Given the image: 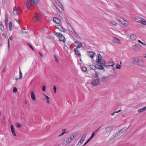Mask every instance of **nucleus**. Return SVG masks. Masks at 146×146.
I'll return each instance as SVG.
<instances>
[{
    "label": "nucleus",
    "mask_w": 146,
    "mask_h": 146,
    "mask_svg": "<svg viewBox=\"0 0 146 146\" xmlns=\"http://www.w3.org/2000/svg\"><path fill=\"white\" fill-rule=\"evenodd\" d=\"M129 61L132 64L142 67L144 66V62L142 57L141 56L131 58Z\"/></svg>",
    "instance_id": "1"
},
{
    "label": "nucleus",
    "mask_w": 146,
    "mask_h": 146,
    "mask_svg": "<svg viewBox=\"0 0 146 146\" xmlns=\"http://www.w3.org/2000/svg\"><path fill=\"white\" fill-rule=\"evenodd\" d=\"M33 3L36 5L38 3V0H31L27 1L25 3L26 7L28 9H32L33 7Z\"/></svg>",
    "instance_id": "2"
},
{
    "label": "nucleus",
    "mask_w": 146,
    "mask_h": 146,
    "mask_svg": "<svg viewBox=\"0 0 146 146\" xmlns=\"http://www.w3.org/2000/svg\"><path fill=\"white\" fill-rule=\"evenodd\" d=\"M100 83V80L98 77V74L96 73L95 76L92 79V84L94 86H97Z\"/></svg>",
    "instance_id": "3"
},
{
    "label": "nucleus",
    "mask_w": 146,
    "mask_h": 146,
    "mask_svg": "<svg viewBox=\"0 0 146 146\" xmlns=\"http://www.w3.org/2000/svg\"><path fill=\"white\" fill-rule=\"evenodd\" d=\"M55 35L58 37L60 40L65 42L66 41V40L64 36L62 34L60 33H55Z\"/></svg>",
    "instance_id": "4"
},
{
    "label": "nucleus",
    "mask_w": 146,
    "mask_h": 146,
    "mask_svg": "<svg viewBox=\"0 0 146 146\" xmlns=\"http://www.w3.org/2000/svg\"><path fill=\"white\" fill-rule=\"evenodd\" d=\"M136 22L141 23L144 25H146V21L143 19L139 17H136L135 18Z\"/></svg>",
    "instance_id": "5"
},
{
    "label": "nucleus",
    "mask_w": 146,
    "mask_h": 146,
    "mask_svg": "<svg viewBox=\"0 0 146 146\" xmlns=\"http://www.w3.org/2000/svg\"><path fill=\"white\" fill-rule=\"evenodd\" d=\"M21 12L20 9L16 7H15L13 9V13L15 15H19Z\"/></svg>",
    "instance_id": "6"
},
{
    "label": "nucleus",
    "mask_w": 146,
    "mask_h": 146,
    "mask_svg": "<svg viewBox=\"0 0 146 146\" xmlns=\"http://www.w3.org/2000/svg\"><path fill=\"white\" fill-rule=\"evenodd\" d=\"M76 135L75 134H72L70 136L68 137L66 140L67 143L68 144L71 142L76 137Z\"/></svg>",
    "instance_id": "7"
},
{
    "label": "nucleus",
    "mask_w": 146,
    "mask_h": 146,
    "mask_svg": "<svg viewBox=\"0 0 146 146\" xmlns=\"http://www.w3.org/2000/svg\"><path fill=\"white\" fill-rule=\"evenodd\" d=\"M87 135V134L86 133L83 134L82 137H81L80 140L78 143V145H80L83 142L86 137Z\"/></svg>",
    "instance_id": "8"
},
{
    "label": "nucleus",
    "mask_w": 146,
    "mask_h": 146,
    "mask_svg": "<svg viewBox=\"0 0 146 146\" xmlns=\"http://www.w3.org/2000/svg\"><path fill=\"white\" fill-rule=\"evenodd\" d=\"M141 45L140 44H136L135 45H133L132 46L133 49L135 51H138L140 49Z\"/></svg>",
    "instance_id": "9"
},
{
    "label": "nucleus",
    "mask_w": 146,
    "mask_h": 146,
    "mask_svg": "<svg viewBox=\"0 0 146 146\" xmlns=\"http://www.w3.org/2000/svg\"><path fill=\"white\" fill-rule=\"evenodd\" d=\"M74 44L75 47L78 48H81L82 46V43L78 41H74Z\"/></svg>",
    "instance_id": "10"
},
{
    "label": "nucleus",
    "mask_w": 146,
    "mask_h": 146,
    "mask_svg": "<svg viewBox=\"0 0 146 146\" xmlns=\"http://www.w3.org/2000/svg\"><path fill=\"white\" fill-rule=\"evenodd\" d=\"M41 18V15L39 14L36 13L35 14L34 20L36 21H40Z\"/></svg>",
    "instance_id": "11"
},
{
    "label": "nucleus",
    "mask_w": 146,
    "mask_h": 146,
    "mask_svg": "<svg viewBox=\"0 0 146 146\" xmlns=\"http://www.w3.org/2000/svg\"><path fill=\"white\" fill-rule=\"evenodd\" d=\"M87 54L88 56H89L93 58L95 54V53L93 51H88Z\"/></svg>",
    "instance_id": "12"
},
{
    "label": "nucleus",
    "mask_w": 146,
    "mask_h": 146,
    "mask_svg": "<svg viewBox=\"0 0 146 146\" xmlns=\"http://www.w3.org/2000/svg\"><path fill=\"white\" fill-rule=\"evenodd\" d=\"M98 58L97 59L98 60L97 61V62L98 64H102V60L101 59L102 58V56L100 54H99L98 55Z\"/></svg>",
    "instance_id": "13"
},
{
    "label": "nucleus",
    "mask_w": 146,
    "mask_h": 146,
    "mask_svg": "<svg viewBox=\"0 0 146 146\" xmlns=\"http://www.w3.org/2000/svg\"><path fill=\"white\" fill-rule=\"evenodd\" d=\"M54 21L56 23L60 24H61L60 20L56 17H54L53 18Z\"/></svg>",
    "instance_id": "14"
},
{
    "label": "nucleus",
    "mask_w": 146,
    "mask_h": 146,
    "mask_svg": "<svg viewBox=\"0 0 146 146\" xmlns=\"http://www.w3.org/2000/svg\"><path fill=\"white\" fill-rule=\"evenodd\" d=\"M11 131L13 135L14 136H16V134L15 132V129L13 126L12 125H11Z\"/></svg>",
    "instance_id": "15"
},
{
    "label": "nucleus",
    "mask_w": 146,
    "mask_h": 146,
    "mask_svg": "<svg viewBox=\"0 0 146 146\" xmlns=\"http://www.w3.org/2000/svg\"><path fill=\"white\" fill-rule=\"evenodd\" d=\"M113 130V127H108L106 128V133H109Z\"/></svg>",
    "instance_id": "16"
},
{
    "label": "nucleus",
    "mask_w": 146,
    "mask_h": 146,
    "mask_svg": "<svg viewBox=\"0 0 146 146\" xmlns=\"http://www.w3.org/2000/svg\"><path fill=\"white\" fill-rule=\"evenodd\" d=\"M112 41L118 44L120 43V40L117 38L115 37H113Z\"/></svg>",
    "instance_id": "17"
},
{
    "label": "nucleus",
    "mask_w": 146,
    "mask_h": 146,
    "mask_svg": "<svg viewBox=\"0 0 146 146\" xmlns=\"http://www.w3.org/2000/svg\"><path fill=\"white\" fill-rule=\"evenodd\" d=\"M119 132H117L116 133H115L113 135V136L110 139L111 140H113L115 139L114 138L115 137H116L118 136V135H119Z\"/></svg>",
    "instance_id": "18"
},
{
    "label": "nucleus",
    "mask_w": 146,
    "mask_h": 146,
    "mask_svg": "<svg viewBox=\"0 0 146 146\" xmlns=\"http://www.w3.org/2000/svg\"><path fill=\"white\" fill-rule=\"evenodd\" d=\"M31 96L32 99V100L33 101H35L36 100V97L35 96V95L34 94V92L33 91H32L31 94Z\"/></svg>",
    "instance_id": "19"
},
{
    "label": "nucleus",
    "mask_w": 146,
    "mask_h": 146,
    "mask_svg": "<svg viewBox=\"0 0 146 146\" xmlns=\"http://www.w3.org/2000/svg\"><path fill=\"white\" fill-rule=\"evenodd\" d=\"M130 38L131 40H134L136 39L137 37L135 35L132 34L130 35Z\"/></svg>",
    "instance_id": "20"
},
{
    "label": "nucleus",
    "mask_w": 146,
    "mask_h": 146,
    "mask_svg": "<svg viewBox=\"0 0 146 146\" xmlns=\"http://www.w3.org/2000/svg\"><path fill=\"white\" fill-rule=\"evenodd\" d=\"M95 67H96V68L100 70H102L104 68V67L102 66L99 64L96 65Z\"/></svg>",
    "instance_id": "21"
},
{
    "label": "nucleus",
    "mask_w": 146,
    "mask_h": 146,
    "mask_svg": "<svg viewBox=\"0 0 146 146\" xmlns=\"http://www.w3.org/2000/svg\"><path fill=\"white\" fill-rule=\"evenodd\" d=\"M74 51L76 55L79 56H81L80 53L77 48H74Z\"/></svg>",
    "instance_id": "22"
},
{
    "label": "nucleus",
    "mask_w": 146,
    "mask_h": 146,
    "mask_svg": "<svg viewBox=\"0 0 146 146\" xmlns=\"http://www.w3.org/2000/svg\"><path fill=\"white\" fill-rule=\"evenodd\" d=\"M52 8L57 13L59 14L60 13V12L59 11L58 9L55 6H53Z\"/></svg>",
    "instance_id": "23"
},
{
    "label": "nucleus",
    "mask_w": 146,
    "mask_h": 146,
    "mask_svg": "<svg viewBox=\"0 0 146 146\" xmlns=\"http://www.w3.org/2000/svg\"><path fill=\"white\" fill-rule=\"evenodd\" d=\"M108 79V77L105 76H103L102 78V81L103 82H105L107 81Z\"/></svg>",
    "instance_id": "24"
},
{
    "label": "nucleus",
    "mask_w": 146,
    "mask_h": 146,
    "mask_svg": "<svg viewBox=\"0 0 146 146\" xmlns=\"http://www.w3.org/2000/svg\"><path fill=\"white\" fill-rule=\"evenodd\" d=\"M146 110V106L144 107L143 108L139 109L138 110V111L139 113H142L143 111H145Z\"/></svg>",
    "instance_id": "25"
},
{
    "label": "nucleus",
    "mask_w": 146,
    "mask_h": 146,
    "mask_svg": "<svg viewBox=\"0 0 146 146\" xmlns=\"http://www.w3.org/2000/svg\"><path fill=\"white\" fill-rule=\"evenodd\" d=\"M53 56L55 59V61H56L57 63L58 64L59 63V60L58 57L56 55H54Z\"/></svg>",
    "instance_id": "26"
},
{
    "label": "nucleus",
    "mask_w": 146,
    "mask_h": 146,
    "mask_svg": "<svg viewBox=\"0 0 146 146\" xmlns=\"http://www.w3.org/2000/svg\"><path fill=\"white\" fill-rule=\"evenodd\" d=\"M127 129V128L126 127H124L122 129L120 130L119 131H118L119 133H122L124 132L125 130Z\"/></svg>",
    "instance_id": "27"
},
{
    "label": "nucleus",
    "mask_w": 146,
    "mask_h": 146,
    "mask_svg": "<svg viewBox=\"0 0 146 146\" xmlns=\"http://www.w3.org/2000/svg\"><path fill=\"white\" fill-rule=\"evenodd\" d=\"M108 64L109 66H113L115 64V63L111 61L108 62Z\"/></svg>",
    "instance_id": "28"
},
{
    "label": "nucleus",
    "mask_w": 146,
    "mask_h": 146,
    "mask_svg": "<svg viewBox=\"0 0 146 146\" xmlns=\"http://www.w3.org/2000/svg\"><path fill=\"white\" fill-rule=\"evenodd\" d=\"M0 29L2 31L4 30V27L1 22H0Z\"/></svg>",
    "instance_id": "29"
},
{
    "label": "nucleus",
    "mask_w": 146,
    "mask_h": 146,
    "mask_svg": "<svg viewBox=\"0 0 146 146\" xmlns=\"http://www.w3.org/2000/svg\"><path fill=\"white\" fill-rule=\"evenodd\" d=\"M45 95V96L46 97V100H47L46 102L48 104H50V101H49L50 98L45 95Z\"/></svg>",
    "instance_id": "30"
},
{
    "label": "nucleus",
    "mask_w": 146,
    "mask_h": 146,
    "mask_svg": "<svg viewBox=\"0 0 146 146\" xmlns=\"http://www.w3.org/2000/svg\"><path fill=\"white\" fill-rule=\"evenodd\" d=\"M9 29L10 31H12V22H10L9 23Z\"/></svg>",
    "instance_id": "31"
},
{
    "label": "nucleus",
    "mask_w": 146,
    "mask_h": 146,
    "mask_svg": "<svg viewBox=\"0 0 146 146\" xmlns=\"http://www.w3.org/2000/svg\"><path fill=\"white\" fill-rule=\"evenodd\" d=\"M121 66L119 64H117L116 66V68L117 69H120L121 68Z\"/></svg>",
    "instance_id": "32"
},
{
    "label": "nucleus",
    "mask_w": 146,
    "mask_h": 146,
    "mask_svg": "<svg viewBox=\"0 0 146 146\" xmlns=\"http://www.w3.org/2000/svg\"><path fill=\"white\" fill-rule=\"evenodd\" d=\"M20 70H19V74H20V76L19 78V79H21L22 78V72L20 68Z\"/></svg>",
    "instance_id": "33"
},
{
    "label": "nucleus",
    "mask_w": 146,
    "mask_h": 146,
    "mask_svg": "<svg viewBox=\"0 0 146 146\" xmlns=\"http://www.w3.org/2000/svg\"><path fill=\"white\" fill-rule=\"evenodd\" d=\"M82 70L83 72H85L87 70V68L85 66L82 67Z\"/></svg>",
    "instance_id": "34"
},
{
    "label": "nucleus",
    "mask_w": 146,
    "mask_h": 146,
    "mask_svg": "<svg viewBox=\"0 0 146 146\" xmlns=\"http://www.w3.org/2000/svg\"><path fill=\"white\" fill-rule=\"evenodd\" d=\"M95 133L94 132L92 133L89 139L90 140L95 135Z\"/></svg>",
    "instance_id": "35"
},
{
    "label": "nucleus",
    "mask_w": 146,
    "mask_h": 146,
    "mask_svg": "<svg viewBox=\"0 0 146 146\" xmlns=\"http://www.w3.org/2000/svg\"><path fill=\"white\" fill-rule=\"evenodd\" d=\"M21 31L23 33H28L27 31L25 29H23Z\"/></svg>",
    "instance_id": "36"
},
{
    "label": "nucleus",
    "mask_w": 146,
    "mask_h": 146,
    "mask_svg": "<svg viewBox=\"0 0 146 146\" xmlns=\"http://www.w3.org/2000/svg\"><path fill=\"white\" fill-rule=\"evenodd\" d=\"M66 23L68 25V27H70L71 28V27H72L71 26V25L70 24V23L68 22V21L67 20H66Z\"/></svg>",
    "instance_id": "37"
},
{
    "label": "nucleus",
    "mask_w": 146,
    "mask_h": 146,
    "mask_svg": "<svg viewBox=\"0 0 146 146\" xmlns=\"http://www.w3.org/2000/svg\"><path fill=\"white\" fill-rule=\"evenodd\" d=\"M53 90L54 93H56V87L55 85H54L53 86Z\"/></svg>",
    "instance_id": "38"
},
{
    "label": "nucleus",
    "mask_w": 146,
    "mask_h": 146,
    "mask_svg": "<svg viewBox=\"0 0 146 146\" xmlns=\"http://www.w3.org/2000/svg\"><path fill=\"white\" fill-rule=\"evenodd\" d=\"M55 27L57 29L59 30L61 28V26L59 25H56L55 26Z\"/></svg>",
    "instance_id": "39"
},
{
    "label": "nucleus",
    "mask_w": 146,
    "mask_h": 146,
    "mask_svg": "<svg viewBox=\"0 0 146 146\" xmlns=\"http://www.w3.org/2000/svg\"><path fill=\"white\" fill-rule=\"evenodd\" d=\"M72 30H70V31L74 34L76 32H75L74 28L72 27H71Z\"/></svg>",
    "instance_id": "40"
},
{
    "label": "nucleus",
    "mask_w": 146,
    "mask_h": 146,
    "mask_svg": "<svg viewBox=\"0 0 146 146\" xmlns=\"http://www.w3.org/2000/svg\"><path fill=\"white\" fill-rule=\"evenodd\" d=\"M111 23L112 25H115V26H116L117 25V23H116L114 21H112L111 22Z\"/></svg>",
    "instance_id": "41"
},
{
    "label": "nucleus",
    "mask_w": 146,
    "mask_h": 146,
    "mask_svg": "<svg viewBox=\"0 0 146 146\" xmlns=\"http://www.w3.org/2000/svg\"><path fill=\"white\" fill-rule=\"evenodd\" d=\"M17 91V88L15 87H14L13 89V92L16 93Z\"/></svg>",
    "instance_id": "42"
},
{
    "label": "nucleus",
    "mask_w": 146,
    "mask_h": 146,
    "mask_svg": "<svg viewBox=\"0 0 146 146\" xmlns=\"http://www.w3.org/2000/svg\"><path fill=\"white\" fill-rule=\"evenodd\" d=\"M17 126L18 128L20 127L21 126V124L19 123H17Z\"/></svg>",
    "instance_id": "43"
},
{
    "label": "nucleus",
    "mask_w": 146,
    "mask_h": 146,
    "mask_svg": "<svg viewBox=\"0 0 146 146\" xmlns=\"http://www.w3.org/2000/svg\"><path fill=\"white\" fill-rule=\"evenodd\" d=\"M59 30L63 32H65V29L64 28H63L62 27H61V28Z\"/></svg>",
    "instance_id": "44"
},
{
    "label": "nucleus",
    "mask_w": 146,
    "mask_h": 146,
    "mask_svg": "<svg viewBox=\"0 0 146 146\" xmlns=\"http://www.w3.org/2000/svg\"><path fill=\"white\" fill-rule=\"evenodd\" d=\"M68 133V132H66V131H63V132L61 133V134H60L59 135V136H62L65 133Z\"/></svg>",
    "instance_id": "45"
},
{
    "label": "nucleus",
    "mask_w": 146,
    "mask_h": 146,
    "mask_svg": "<svg viewBox=\"0 0 146 146\" xmlns=\"http://www.w3.org/2000/svg\"><path fill=\"white\" fill-rule=\"evenodd\" d=\"M59 7L63 11H64V7L62 4Z\"/></svg>",
    "instance_id": "46"
},
{
    "label": "nucleus",
    "mask_w": 146,
    "mask_h": 146,
    "mask_svg": "<svg viewBox=\"0 0 146 146\" xmlns=\"http://www.w3.org/2000/svg\"><path fill=\"white\" fill-rule=\"evenodd\" d=\"M74 35V36L76 38H78L79 37V36L76 34V33H75Z\"/></svg>",
    "instance_id": "47"
},
{
    "label": "nucleus",
    "mask_w": 146,
    "mask_h": 146,
    "mask_svg": "<svg viewBox=\"0 0 146 146\" xmlns=\"http://www.w3.org/2000/svg\"><path fill=\"white\" fill-rule=\"evenodd\" d=\"M90 141V140L88 139L85 143L84 144L83 146H84L86 145Z\"/></svg>",
    "instance_id": "48"
},
{
    "label": "nucleus",
    "mask_w": 146,
    "mask_h": 146,
    "mask_svg": "<svg viewBox=\"0 0 146 146\" xmlns=\"http://www.w3.org/2000/svg\"><path fill=\"white\" fill-rule=\"evenodd\" d=\"M45 88H46L45 86H43L42 87V91H45Z\"/></svg>",
    "instance_id": "49"
},
{
    "label": "nucleus",
    "mask_w": 146,
    "mask_h": 146,
    "mask_svg": "<svg viewBox=\"0 0 146 146\" xmlns=\"http://www.w3.org/2000/svg\"><path fill=\"white\" fill-rule=\"evenodd\" d=\"M55 2L57 4H58V3H59L61 2L59 0H56L55 1Z\"/></svg>",
    "instance_id": "50"
},
{
    "label": "nucleus",
    "mask_w": 146,
    "mask_h": 146,
    "mask_svg": "<svg viewBox=\"0 0 146 146\" xmlns=\"http://www.w3.org/2000/svg\"><path fill=\"white\" fill-rule=\"evenodd\" d=\"M90 68L92 69H94V68H96V67H95V66H90Z\"/></svg>",
    "instance_id": "51"
},
{
    "label": "nucleus",
    "mask_w": 146,
    "mask_h": 146,
    "mask_svg": "<svg viewBox=\"0 0 146 146\" xmlns=\"http://www.w3.org/2000/svg\"><path fill=\"white\" fill-rule=\"evenodd\" d=\"M13 37L12 36H11L10 37V39L11 41H12L13 40Z\"/></svg>",
    "instance_id": "52"
},
{
    "label": "nucleus",
    "mask_w": 146,
    "mask_h": 146,
    "mask_svg": "<svg viewBox=\"0 0 146 146\" xmlns=\"http://www.w3.org/2000/svg\"><path fill=\"white\" fill-rule=\"evenodd\" d=\"M8 21V18L7 17L6 15L5 17V21Z\"/></svg>",
    "instance_id": "53"
},
{
    "label": "nucleus",
    "mask_w": 146,
    "mask_h": 146,
    "mask_svg": "<svg viewBox=\"0 0 146 146\" xmlns=\"http://www.w3.org/2000/svg\"><path fill=\"white\" fill-rule=\"evenodd\" d=\"M121 111H122V110H119L117 111H115V112H116V113H119Z\"/></svg>",
    "instance_id": "54"
},
{
    "label": "nucleus",
    "mask_w": 146,
    "mask_h": 146,
    "mask_svg": "<svg viewBox=\"0 0 146 146\" xmlns=\"http://www.w3.org/2000/svg\"><path fill=\"white\" fill-rule=\"evenodd\" d=\"M60 7V6L62 5V3L61 2L59 3H58V4H57Z\"/></svg>",
    "instance_id": "55"
},
{
    "label": "nucleus",
    "mask_w": 146,
    "mask_h": 146,
    "mask_svg": "<svg viewBox=\"0 0 146 146\" xmlns=\"http://www.w3.org/2000/svg\"><path fill=\"white\" fill-rule=\"evenodd\" d=\"M5 25L7 26L8 24V21H5Z\"/></svg>",
    "instance_id": "56"
},
{
    "label": "nucleus",
    "mask_w": 146,
    "mask_h": 146,
    "mask_svg": "<svg viewBox=\"0 0 146 146\" xmlns=\"http://www.w3.org/2000/svg\"><path fill=\"white\" fill-rule=\"evenodd\" d=\"M8 46L9 48V46H10V42H9V39H8Z\"/></svg>",
    "instance_id": "57"
},
{
    "label": "nucleus",
    "mask_w": 146,
    "mask_h": 146,
    "mask_svg": "<svg viewBox=\"0 0 146 146\" xmlns=\"http://www.w3.org/2000/svg\"><path fill=\"white\" fill-rule=\"evenodd\" d=\"M29 46H30V47H31V48L32 49V50H33V47H32V46L31 45V44H29Z\"/></svg>",
    "instance_id": "58"
},
{
    "label": "nucleus",
    "mask_w": 146,
    "mask_h": 146,
    "mask_svg": "<svg viewBox=\"0 0 146 146\" xmlns=\"http://www.w3.org/2000/svg\"><path fill=\"white\" fill-rule=\"evenodd\" d=\"M100 128V127L98 129H96L95 131V132L96 133L99 130V129Z\"/></svg>",
    "instance_id": "59"
},
{
    "label": "nucleus",
    "mask_w": 146,
    "mask_h": 146,
    "mask_svg": "<svg viewBox=\"0 0 146 146\" xmlns=\"http://www.w3.org/2000/svg\"><path fill=\"white\" fill-rule=\"evenodd\" d=\"M38 53L42 57L43 56V55L40 52H38Z\"/></svg>",
    "instance_id": "60"
},
{
    "label": "nucleus",
    "mask_w": 146,
    "mask_h": 146,
    "mask_svg": "<svg viewBox=\"0 0 146 146\" xmlns=\"http://www.w3.org/2000/svg\"><path fill=\"white\" fill-rule=\"evenodd\" d=\"M138 41L141 44H142L143 42L142 41H141L140 40H138Z\"/></svg>",
    "instance_id": "61"
},
{
    "label": "nucleus",
    "mask_w": 146,
    "mask_h": 146,
    "mask_svg": "<svg viewBox=\"0 0 146 146\" xmlns=\"http://www.w3.org/2000/svg\"><path fill=\"white\" fill-rule=\"evenodd\" d=\"M116 113V112H115V111L113 113H112L111 114V115L112 116H113L115 114V113Z\"/></svg>",
    "instance_id": "62"
},
{
    "label": "nucleus",
    "mask_w": 146,
    "mask_h": 146,
    "mask_svg": "<svg viewBox=\"0 0 146 146\" xmlns=\"http://www.w3.org/2000/svg\"><path fill=\"white\" fill-rule=\"evenodd\" d=\"M142 44L143 45L146 46V44H145L143 42H142Z\"/></svg>",
    "instance_id": "63"
},
{
    "label": "nucleus",
    "mask_w": 146,
    "mask_h": 146,
    "mask_svg": "<svg viewBox=\"0 0 146 146\" xmlns=\"http://www.w3.org/2000/svg\"><path fill=\"white\" fill-rule=\"evenodd\" d=\"M144 55H145L144 56V58H146V54H145Z\"/></svg>",
    "instance_id": "64"
}]
</instances>
